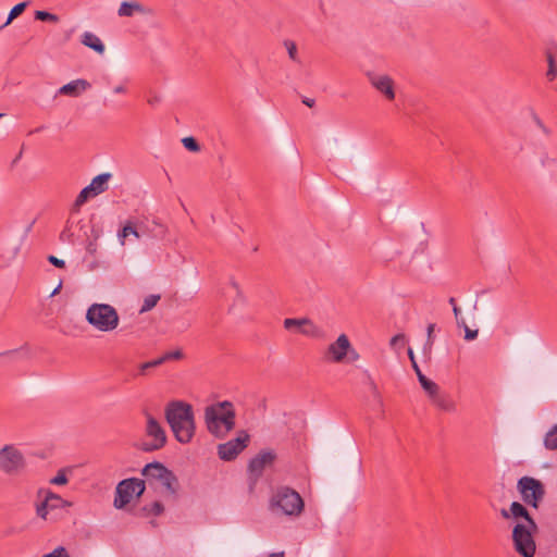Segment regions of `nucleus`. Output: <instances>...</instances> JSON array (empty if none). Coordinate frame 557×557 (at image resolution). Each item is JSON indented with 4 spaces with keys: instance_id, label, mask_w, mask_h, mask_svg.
I'll return each instance as SVG.
<instances>
[{
    "instance_id": "nucleus-4",
    "label": "nucleus",
    "mask_w": 557,
    "mask_h": 557,
    "mask_svg": "<svg viewBox=\"0 0 557 557\" xmlns=\"http://www.w3.org/2000/svg\"><path fill=\"white\" fill-rule=\"evenodd\" d=\"M86 321L97 331L112 332L120 322L116 309L108 304H91L86 311Z\"/></svg>"
},
{
    "instance_id": "nucleus-18",
    "label": "nucleus",
    "mask_w": 557,
    "mask_h": 557,
    "mask_svg": "<svg viewBox=\"0 0 557 557\" xmlns=\"http://www.w3.org/2000/svg\"><path fill=\"white\" fill-rule=\"evenodd\" d=\"M432 404L446 412H454L456 410V404L450 395L442 393L440 389L430 397Z\"/></svg>"
},
{
    "instance_id": "nucleus-36",
    "label": "nucleus",
    "mask_w": 557,
    "mask_h": 557,
    "mask_svg": "<svg viewBox=\"0 0 557 557\" xmlns=\"http://www.w3.org/2000/svg\"><path fill=\"white\" fill-rule=\"evenodd\" d=\"M67 481H69V479L65 474L64 469L59 470L57 475L53 476L52 479H50V483L53 485H64L67 483Z\"/></svg>"
},
{
    "instance_id": "nucleus-7",
    "label": "nucleus",
    "mask_w": 557,
    "mask_h": 557,
    "mask_svg": "<svg viewBox=\"0 0 557 557\" xmlns=\"http://www.w3.org/2000/svg\"><path fill=\"white\" fill-rule=\"evenodd\" d=\"M537 529L523 523H517L512 529V544L515 550L522 557H533L536 552V544L533 533Z\"/></svg>"
},
{
    "instance_id": "nucleus-1",
    "label": "nucleus",
    "mask_w": 557,
    "mask_h": 557,
    "mask_svg": "<svg viewBox=\"0 0 557 557\" xmlns=\"http://www.w3.org/2000/svg\"><path fill=\"white\" fill-rule=\"evenodd\" d=\"M164 414L176 441L181 444L190 443L196 432L191 405L182 400H172L166 405Z\"/></svg>"
},
{
    "instance_id": "nucleus-48",
    "label": "nucleus",
    "mask_w": 557,
    "mask_h": 557,
    "mask_svg": "<svg viewBox=\"0 0 557 557\" xmlns=\"http://www.w3.org/2000/svg\"><path fill=\"white\" fill-rule=\"evenodd\" d=\"M87 251L90 252V253H95L96 250H97V244L96 243H89L87 245Z\"/></svg>"
},
{
    "instance_id": "nucleus-51",
    "label": "nucleus",
    "mask_w": 557,
    "mask_h": 557,
    "mask_svg": "<svg viewBox=\"0 0 557 557\" xmlns=\"http://www.w3.org/2000/svg\"><path fill=\"white\" fill-rule=\"evenodd\" d=\"M453 312H454L455 319L462 318V317H461V311H460V308H459V307H455V308L453 309Z\"/></svg>"
},
{
    "instance_id": "nucleus-11",
    "label": "nucleus",
    "mask_w": 557,
    "mask_h": 557,
    "mask_svg": "<svg viewBox=\"0 0 557 557\" xmlns=\"http://www.w3.org/2000/svg\"><path fill=\"white\" fill-rule=\"evenodd\" d=\"M249 440V434L246 431H240L236 438L220 444L218 447L220 459L225 461L235 459L247 447Z\"/></svg>"
},
{
    "instance_id": "nucleus-43",
    "label": "nucleus",
    "mask_w": 557,
    "mask_h": 557,
    "mask_svg": "<svg viewBox=\"0 0 557 557\" xmlns=\"http://www.w3.org/2000/svg\"><path fill=\"white\" fill-rule=\"evenodd\" d=\"M161 358H165V361L170 360V359H180V358H182V351L175 350V351L166 352Z\"/></svg>"
},
{
    "instance_id": "nucleus-13",
    "label": "nucleus",
    "mask_w": 557,
    "mask_h": 557,
    "mask_svg": "<svg viewBox=\"0 0 557 557\" xmlns=\"http://www.w3.org/2000/svg\"><path fill=\"white\" fill-rule=\"evenodd\" d=\"M367 76L371 86L383 95L386 100L392 101L395 99V83L389 75L370 72Z\"/></svg>"
},
{
    "instance_id": "nucleus-53",
    "label": "nucleus",
    "mask_w": 557,
    "mask_h": 557,
    "mask_svg": "<svg viewBox=\"0 0 557 557\" xmlns=\"http://www.w3.org/2000/svg\"><path fill=\"white\" fill-rule=\"evenodd\" d=\"M448 302L451 305L453 309H454L455 307H458V306H457V304H456V299H455L454 297H450V298H449V300H448Z\"/></svg>"
},
{
    "instance_id": "nucleus-49",
    "label": "nucleus",
    "mask_w": 557,
    "mask_h": 557,
    "mask_svg": "<svg viewBox=\"0 0 557 557\" xmlns=\"http://www.w3.org/2000/svg\"><path fill=\"white\" fill-rule=\"evenodd\" d=\"M302 103L306 104L309 108H312L314 106V99L310 98H304Z\"/></svg>"
},
{
    "instance_id": "nucleus-22",
    "label": "nucleus",
    "mask_w": 557,
    "mask_h": 557,
    "mask_svg": "<svg viewBox=\"0 0 557 557\" xmlns=\"http://www.w3.org/2000/svg\"><path fill=\"white\" fill-rule=\"evenodd\" d=\"M111 173H101L92 178L91 183L88 185L89 190L96 196L104 193L108 189V182L111 178Z\"/></svg>"
},
{
    "instance_id": "nucleus-32",
    "label": "nucleus",
    "mask_w": 557,
    "mask_h": 557,
    "mask_svg": "<svg viewBox=\"0 0 557 557\" xmlns=\"http://www.w3.org/2000/svg\"><path fill=\"white\" fill-rule=\"evenodd\" d=\"M164 361H165V358L160 357L158 359L141 363L140 368H139L140 374H146L147 370H149L151 368H156V367L162 364Z\"/></svg>"
},
{
    "instance_id": "nucleus-28",
    "label": "nucleus",
    "mask_w": 557,
    "mask_h": 557,
    "mask_svg": "<svg viewBox=\"0 0 557 557\" xmlns=\"http://www.w3.org/2000/svg\"><path fill=\"white\" fill-rule=\"evenodd\" d=\"M129 235H133L136 238H139L138 232L133 227V225L131 223H127L126 225H124V227L117 234L119 242L122 246L125 245V239Z\"/></svg>"
},
{
    "instance_id": "nucleus-19",
    "label": "nucleus",
    "mask_w": 557,
    "mask_h": 557,
    "mask_svg": "<svg viewBox=\"0 0 557 557\" xmlns=\"http://www.w3.org/2000/svg\"><path fill=\"white\" fill-rule=\"evenodd\" d=\"M137 13L147 14L150 13V10H148L137 1H123L117 10V15L121 17H132Z\"/></svg>"
},
{
    "instance_id": "nucleus-50",
    "label": "nucleus",
    "mask_w": 557,
    "mask_h": 557,
    "mask_svg": "<svg viewBox=\"0 0 557 557\" xmlns=\"http://www.w3.org/2000/svg\"><path fill=\"white\" fill-rule=\"evenodd\" d=\"M113 91L115 94H123L126 91V88L123 85H119V86L114 87Z\"/></svg>"
},
{
    "instance_id": "nucleus-37",
    "label": "nucleus",
    "mask_w": 557,
    "mask_h": 557,
    "mask_svg": "<svg viewBox=\"0 0 557 557\" xmlns=\"http://www.w3.org/2000/svg\"><path fill=\"white\" fill-rule=\"evenodd\" d=\"M44 557H70V555L63 546H59Z\"/></svg>"
},
{
    "instance_id": "nucleus-58",
    "label": "nucleus",
    "mask_w": 557,
    "mask_h": 557,
    "mask_svg": "<svg viewBox=\"0 0 557 557\" xmlns=\"http://www.w3.org/2000/svg\"><path fill=\"white\" fill-rule=\"evenodd\" d=\"M3 115H4L3 113H0V119H1Z\"/></svg>"
},
{
    "instance_id": "nucleus-34",
    "label": "nucleus",
    "mask_w": 557,
    "mask_h": 557,
    "mask_svg": "<svg viewBox=\"0 0 557 557\" xmlns=\"http://www.w3.org/2000/svg\"><path fill=\"white\" fill-rule=\"evenodd\" d=\"M406 344V336L404 334H396L389 341V345L393 349H401Z\"/></svg>"
},
{
    "instance_id": "nucleus-30",
    "label": "nucleus",
    "mask_w": 557,
    "mask_h": 557,
    "mask_svg": "<svg viewBox=\"0 0 557 557\" xmlns=\"http://www.w3.org/2000/svg\"><path fill=\"white\" fill-rule=\"evenodd\" d=\"M35 18L44 22H52L57 23L59 21L58 15L52 14L47 11H36L35 12Z\"/></svg>"
},
{
    "instance_id": "nucleus-31",
    "label": "nucleus",
    "mask_w": 557,
    "mask_h": 557,
    "mask_svg": "<svg viewBox=\"0 0 557 557\" xmlns=\"http://www.w3.org/2000/svg\"><path fill=\"white\" fill-rule=\"evenodd\" d=\"M96 195H94L91 193V190H89V186H86L85 188H83L81 190V193L78 194L76 200H75V205L76 206H82L83 203H85L90 197H95Z\"/></svg>"
},
{
    "instance_id": "nucleus-2",
    "label": "nucleus",
    "mask_w": 557,
    "mask_h": 557,
    "mask_svg": "<svg viewBox=\"0 0 557 557\" xmlns=\"http://www.w3.org/2000/svg\"><path fill=\"white\" fill-rule=\"evenodd\" d=\"M235 409L228 400L218 401L205 408V423L210 434L225 437L235 428Z\"/></svg>"
},
{
    "instance_id": "nucleus-47",
    "label": "nucleus",
    "mask_w": 557,
    "mask_h": 557,
    "mask_svg": "<svg viewBox=\"0 0 557 557\" xmlns=\"http://www.w3.org/2000/svg\"><path fill=\"white\" fill-rule=\"evenodd\" d=\"M456 323L458 327H462L463 330L468 327L467 322L463 318L456 319Z\"/></svg>"
},
{
    "instance_id": "nucleus-20",
    "label": "nucleus",
    "mask_w": 557,
    "mask_h": 557,
    "mask_svg": "<svg viewBox=\"0 0 557 557\" xmlns=\"http://www.w3.org/2000/svg\"><path fill=\"white\" fill-rule=\"evenodd\" d=\"M168 468L163 466L161 462L154 461L147 463L143 470L141 474L146 476L148 480H157L160 481L163 474L166 472Z\"/></svg>"
},
{
    "instance_id": "nucleus-41",
    "label": "nucleus",
    "mask_w": 557,
    "mask_h": 557,
    "mask_svg": "<svg viewBox=\"0 0 557 557\" xmlns=\"http://www.w3.org/2000/svg\"><path fill=\"white\" fill-rule=\"evenodd\" d=\"M48 261L57 268H64L65 262L62 259L57 258L55 256H49Z\"/></svg>"
},
{
    "instance_id": "nucleus-21",
    "label": "nucleus",
    "mask_w": 557,
    "mask_h": 557,
    "mask_svg": "<svg viewBox=\"0 0 557 557\" xmlns=\"http://www.w3.org/2000/svg\"><path fill=\"white\" fill-rule=\"evenodd\" d=\"M81 42L99 54H102L106 50V47L101 39L91 32L83 33L81 37Z\"/></svg>"
},
{
    "instance_id": "nucleus-45",
    "label": "nucleus",
    "mask_w": 557,
    "mask_h": 557,
    "mask_svg": "<svg viewBox=\"0 0 557 557\" xmlns=\"http://www.w3.org/2000/svg\"><path fill=\"white\" fill-rule=\"evenodd\" d=\"M230 285L236 290V294H237L238 297L243 296L240 286H239V284L237 283V281L234 277H231Z\"/></svg>"
},
{
    "instance_id": "nucleus-29",
    "label": "nucleus",
    "mask_w": 557,
    "mask_h": 557,
    "mask_svg": "<svg viewBox=\"0 0 557 557\" xmlns=\"http://www.w3.org/2000/svg\"><path fill=\"white\" fill-rule=\"evenodd\" d=\"M160 300V295L151 294L145 297L143 306L139 310L140 313L150 311L152 308H154Z\"/></svg>"
},
{
    "instance_id": "nucleus-55",
    "label": "nucleus",
    "mask_w": 557,
    "mask_h": 557,
    "mask_svg": "<svg viewBox=\"0 0 557 557\" xmlns=\"http://www.w3.org/2000/svg\"><path fill=\"white\" fill-rule=\"evenodd\" d=\"M21 156H22V152H20V153L16 156V158L13 160V164H15V163L20 160Z\"/></svg>"
},
{
    "instance_id": "nucleus-24",
    "label": "nucleus",
    "mask_w": 557,
    "mask_h": 557,
    "mask_svg": "<svg viewBox=\"0 0 557 557\" xmlns=\"http://www.w3.org/2000/svg\"><path fill=\"white\" fill-rule=\"evenodd\" d=\"M418 380H419V383L421 384L422 388L428 394L429 398L440 389L438 385L435 382L429 380L422 373V371H418Z\"/></svg>"
},
{
    "instance_id": "nucleus-3",
    "label": "nucleus",
    "mask_w": 557,
    "mask_h": 557,
    "mask_svg": "<svg viewBox=\"0 0 557 557\" xmlns=\"http://www.w3.org/2000/svg\"><path fill=\"white\" fill-rule=\"evenodd\" d=\"M269 507L276 515L296 518L304 511L305 502L297 491L284 485L273 491Z\"/></svg>"
},
{
    "instance_id": "nucleus-10",
    "label": "nucleus",
    "mask_w": 557,
    "mask_h": 557,
    "mask_svg": "<svg viewBox=\"0 0 557 557\" xmlns=\"http://www.w3.org/2000/svg\"><path fill=\"white\" fill-rule=\"evenodd\" d=\"M71 506V502L63 499L60 495L51 491H46L45 498L36 505V515L44 520H57L53 512Z\"/></svg>"
},
{
    "instance_id": "nucleus-40",
    "label": "nucleus",
    "mask_w": 557,
    "mask_h": 557,
    "mask_svg": "<svg viewBox=\"0 0 557 557\" xmlns=\"http://www.w3.org/2000/svg\"><path fill=\"white\" fill-rule=\"evenodd\" d=\"M479 330H471L469 326L465 329V339L473 341L478 337Z\"/></svg>"
},
{
    "instance_id": "nucleus-52",
    "label": "nucleus",
    "mask_w": 557,
    "mask_h": 557,
    "mask_svg": "<svg viewBox=\"0 0 557 557\" xmlns=\"http://www.w3.org/2000/svg\"><path fill=\"white\" fill-rule=\"evenodd\" d=\"M61 287H62V283H59V285H58V286L53 289V292L50 294V297L55 296V295L59 293V290L61 289Z\"/></svg>"
},
{
    "instance_id": "nucleus-46",
    "label": "nucleus",
    "mask_w": 557,
    "mask_h": 557,
    "mask_svg": "<svg viewBox=\"0 0 557 557\" xmlns=\"http://www.w3.org/2000/svg\"><path fill=\"white\" fill-rule=\"evenodd\" d=\"M160 101H161V98L159 96H157V95L151 96V97L148 98V103L150 106H157V104L160 103Z\"/></svg>"
},
{
    "instance_id": "nucleus-39",
    "label": "nucleus",
    "mask_w": 557,
    "mask_h": 557,
    "mask_svg": "<svg viewBox=\"0 0 557 557\" xmlns=\"http://www.w3.org/2000/svg\"><path fill=\"white\" fill-rule=\"evenodd\" d=\"M434 329H435V324H433V323L429 324L426 327V335H428L426 345H429L430 348L432 347L433 342H434V337H433Z\"/></svg>"
},
{
    "instance_id": "nucleus-16",
    "label": "nucleus",
    "mask_w": 557,
    "mask_h": 557,
    "mask_svg": "<svg viewBox=\"0 0 557 557\" xmlns=\"http://www.w3.org/2000/svg\"><path fill=\"white\" fill-rule=\"evenodd\" d=\"M500 515L505 519H508L510 517H513L516 519L523 518L525 521L523 523L524 525H530L533 529H537V524L535 523L533 518L529 515L527 508L518 502L511 503L509 511H507L506 509H502Z\"/></svg>"
},
{
    "instance_id": "nucleus-9",
    "label": "nucleus",
    "mask_w": 557,
    "mask_h": 557,
    "mask_svg": "<svg viewBox=\"0 0 557 557\" xmlns=\"http://www.w3.org/2000/svg\"><path fill=\"white\" fill-rule=\"evenodd\" d=\"M517 488L520 492L523 502L534 508H537L540 502L545 495L542 482L531 476H522L519 479Z\"/></svg>"
},
{
    "instance_id": "nucleus-5",
    "label": "nucleus",
    "mask_w": 557,
    "mask_h": 557,
    "mask_svg": "<svg viewBox=\"0 0 557 557\" xmlns=\"http://www.w3.org/2000/svg\"><path fill=\"white\" fill-rule=\"evenodd\" d=\"M27 466L23 451L14 444L0 446V472L10 476L22 474Z\"/></svg>"
},
{
    "instance_id": "nucleus-35",
    "label": "nucleus",
    "mask_w": 557,
    "mask_h": 557,
    "mask_svg": "<svg viewBox=\"0 0 557 557\" xmlns=\"http://www.w3.org/2000/svg\"><path fill=\"white\" fill-rule=\"evenodd\" d=\"M284 46L286 47L287 49V52H288V55L289 58L295 61V62H298L299 59H298V52H297V46L294 41L292 40H286L284 42Z\"/></svg>"
},
{
    "instance_id": "nucleus-14",
    "label": "nucleus",
    "mask_w": 557,
    "mask_h": 557,
    "mask_svg": "<svg viewBox=\"0 0 557 557\" xmlns=\"http://www.w3.org/2000/svg\"><path fill=\"white\" fill-rule=\"evenodd\" d=\"M283 323L287 331H297L302 335L312 337H318L321 334V330L308 318H287Z\"/></svg>"
},
{
    "instance_id": "nucleus-38",
    "label": "nucleus",
    "mask_w": 557,
    "mask_h": 557,
    "mask_svg": "<svg viewBox=\"0 0 557 557\" xmlns=\"http://www.w3.org/2000/svg\"><path fill=\"white\" fill-rule=\"evenodd\" d=\"M149 513H152L154 516H159L163 512L164 507L160 502H154L150 505L149 508H147Z\"/></svg>"
},
{
    "instance_id": "nucleus-54",
    "label": "nucleus",
    "mask_w": 557,
    "mask_h": 557,
    "mask_svg": "<svg viewBox=\"0 0 557 557\" xmlns=\"http://www.w3.org/2000/svg\"><path fill=\"white\" fill-rule=\"evenodd\" d=\"M269 557H284V553H273Z\"/></svg>"
},
{
    "instance_id": "nucleus-33",
    "label": "nucleus",
    "mask_w": 557,
    "mask_h": 557,
    "mask_svg": "<svg viewBox=\"0 0 557 557\" xmlns=\"http://www.w3.org/2000/svg\"><path fill=\"white\" fill-rule=\"evenodd\" d=\"M184 147L193 152H198L200 150V146L194 137H185L182 139Z\"/></svg>"
},
{
    "instance_id": "nucleus-44",
    "label": "nucleus",
    "mask_w": 557,
    "mask_h": 557,
    "mask_svg": "<svg viewBox=\"0 0 557 557\" xmlns=\"http://www.w3.org/2000/svg\"><path fill=\"white\" fill-rule=\"evenodd\" d=\"M533 119H534V122L536 123V125L542 129V132L544 134L548 135L549 134V129L544 125L542 120L536 114H534Z\"/></svg>"
},
{
    "instance_id": "nucleus-6",
    "label": "nucleus",
    "mask_w": 557,
    "mask_h": 557,
    "mask_svg": "<svg viewBox=\"0 0 557 557\" xmlns=\"http://www.w3.org/2000/svg\"><path fill=\"white\" fill-rule=\"evenodd\" d=\"M145 438L139 444L143 451L151 453L163 448L166 444V433L160 422L149 412H145Z\"/></svg>"
},
{
    "instance_id": "nucleus-57",
    "label": "nucleus",
    "mask_w": 557,
    "mask_h": 557,
    "mask_svg": "<svg viewBox=\"0 0 557 557\" xmlns=\"http://www.w3.org/2000/svg\"><path fill=\"white\" fill-rule=\"evenodd\" d=\"M64 237H67V234H65V232H62L61 233V239H63Z\"/></svg>"
},
{
    "instance_id": "nucleus-15",
    "label": "nucleus",
    "mask_w": 557,
    "mask_h": 557,
    "mask_svg": "<svg viewBox=\"0 0 557 557\" xmlns=\"http://www.w3.org/2000/svg\"><path fill=\"white\" fill-rule=\"evenodd\" d=\"M350 348L351 345L348 337L345 334H342L329 346L325 359L333 362H342Z\"/></svg>"
},
{
    "instance_id": "nucleus-27",
    "label": "nucleus",
    "mask_w": 557,
    "mask_h": 557,
    "mask_svg": "<svg viewBox=\"0 0 557 557\" xmlns=\"http://www.w3.org/2000/svg\"><path fill=\"white\" fill-rule=\"evenodd\" d=\"M546 59H547L548 69L546 71L545 75L549 82H553L557 77V64H556L555 58L552 53L548 52L546 54Z\"/></svg>"
},
{
    "instance_id": "nucleus-42",
    "label": "nucleus",
    "mask_w": 557,
    "mask_h": 557,
    "mask_svg": "<svg viewBox=\"0 0 557 557\" xmlns=\"http://www.w3.org/2000/svg\"><path fill=\"white\" fill-rule=\"evenodd\" d=\"M408 357L411 361V364H412V368H413L416 374L418 375V371H421V369L419 368V366L416 361L414 354L411 348L408 349Z\"/></svg>"
},
{
    "instance_id": "nucleus-17",
    "label": "nucleus",
    "mask_w": 557,
    "mask_h": 557,
    "mask_svg": "<svg viewBox=\"0 0 557 557\" xmlns=\"http://www.w3.org/2000/svg\"><path fill=\"white\" fill-rule=\"evenodd\" d=\"M90 87H91V84L88 81H86L84 78H77V79L71 81L70 83L63 85L59 89L58 92L60 95H65V96H70V97H78L84 91L90 89Z\"/></svg>"
},
{
    "instance_id": "nucleus-12",
    "label": "nucleus",
    "mask_w": 557,
    "mask_h": 557,
    "mask_svg": "<svg viewBox=\"0 0 557 557\" xmlns=\"http://www.w3.org/2000/svg\"><path fill=\"white\" fill-rule=\"evenodd\" d=\"M274 460L275 454L272 450H262L249 461L248 475L252 485L257 483L264 469L271 466Z\"/></svg>"
},
{
    "instance_id": "nucleus-25",
    "label": "nucleus",
    "mask_w": 557,
    "mask_h": 557,
    "mask_svg": "<svg viewBox=\"0 0 557 557\" xmlns=\"http://www.w3.org/2000/svg\"><path fill=\"white\" fill-rule=\"evenodd\" d=\"M543 443L546 449L557 450V423L546 432Z\"/></svg>"
},
{
    "instance_id": "nucleus-26",
    "label": "nucleus",
    "mask_w": 557,
    "mask_h": 557,
    "mask_svg": "<svg viewBox=\"0 0 557 557\" xmlns=\"http://www.w3.org/2000/svg\"><path fill=\"white\" fill-rule=\"evenodd\" d=\"M26 7H27V2H21V3H17L16 5H14L10 11L7 21L0 26V29L8 26L14 18H16L18 15H21L24 12Z\"/></svg>"
},
{
    "instance_id": "nucleus-8",
    "label": "nucleus",
    "mask_w": 557,
    "mask_h": 557,
    "mask_svg": "<svg viewBox=\"0 0 557 557\" xmlns=\"http://www.w3.org/2000/svg\"><path fill=\"white\" fill-rule=\"evenodd\" d=\"M145 481L131 478L122 480L115 488L113 505L116 509H122L128 505L134 496L139 497L145 492Z\"/></svg>"
},
{
    "instance_id": "nucleus-23",
    "label": "nucleus",
    "mask_w": 557,
    "mask_h": 557,
    "mask_svg": "<svg viewBox=\"0 0 557 557\" xmlns=\"http://www.w3.org/2000/svg\"><path fill=\"white\" fill-rule=\"evenodd\" d=\"M159 482L170 494H176L178 488V480L171 470L168 469Z\"/></svg>"
},
{
    "instance_id": "nucleus-56",
    "label": "nucleus",
    "mask_w": 557,
    "mask_h": 557,
    "mask_svg": "<svg viewBox=\"0 0 557 557\" xmlns=\"http://www.w3.org/2000/svg\"><path fill=\"white\" fill-rule=\"evenodd\" d=\"M64 237H67V234H65V232H62L61 233V239H63Z\"/></svg>"
}]
</instances>
